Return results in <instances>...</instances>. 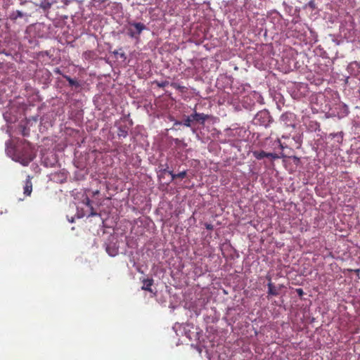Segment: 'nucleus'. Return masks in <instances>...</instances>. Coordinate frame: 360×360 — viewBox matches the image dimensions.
<instances>
[{
	"label": "nucleus",
	"mask_w": 360,
	"mask_h": 360,
	"mask_svg": "<svg viewBox=\"0 0 360 360\" xmlns=\"http://www.w3.org/2000/svg\"><path fill=\"white\" fill-rule=\"evenodd\" d=\"M254 96H257V97H258V98H260V95H259V94H257V93H255H255H254Z\"/></svg>",
	"instance_id": "nucleus-18"
},
{
	"label": "nucleus",
	"mask_w": 360,
	"mask_h": 360,
	"mask_svg": "<svg viewBox=\"0 0 360 360\" xmlns=\"http://www.w3.org/2000/svg\"><path fill=\"white\" fill-rule=\"evenodd\" d=\"M205 226H206V229H212V226L211 224H206Z\"/></svg>",
	"instance_id": "nucleus-17"
},
{
	"label": "nucleus",
	"mask_w": 360,
	"mask_h": 360,
	"mask_svg": "<svg viewBox=\"0 0 360 360\" xmlns=\"http://www.w3.org/2000/svg\"><path fill=\"white\" fill-rule=\"evenodd\" d=\"M186 171H183L181 172H179V174H172V178L174 179V178H181V179H183L186 176Z\"/></svg>",
	"instance_id": "nucleus-13"
},
{
	"label": "nucleus",
	"mask_w": 360,
	"mask_h": 360,
	"mask_svg": "<svg viewBox=\"0 0 360 360\" xmlns=\"http://www.w3.org/2000/svg\"><path fill=\"white\" fill-rule=\"evenodd\" d=\"M85 200H86V205L89 206L90 205V202H91L90 200L88 198H86L85 199Z\"/></svg>",
	"instance_id": "nucleus-16"
},
{
	"label": "nucleus",
	"mask_w": 360,
	"mask_h": 360,
	"mask_svg": "<svg viewBox=\"0 0 360 360\" xmlns=\"http://www.w3.org/2000/svg\"><path fill=\"white\" fill-rule=\"evenodd\" d=\"M268 288H269V294L275 295L277 294V292L275 289V287L271 283H268Z\"/></svg>",
	"instance_id": "nucleus-11"
},
{
	"label": "nucleus",
	"mask_w": 360,
	"mask_h": 360,
	"mask_svg": "<svg viewBox=\"0 0 360 360\" xmlns=\"http://www.w3.org/2000/svg\"><path fill=\"white\" fill-rule=\"evenodd\" d=\"M105 250L108 254L111 257H115L118 253V248L115 244H108Z\"/></svg>",
	"instance_id": "nucleus-6"
},
{
	"label": "nucleus",
	"mask_w": 360,
	"mask_h": 360,
	"mask_svg": "<svg viewBox=\"0 0 360 360\" xmlns=\"http://www.w3.org/2000/svg\"><path fill=\"white\" fill-rule=\"evenodd\" d=\"M270 115L266 110L259 111L254 118V122L257 124L267 127L270 122Z\"/></svg>",
	"instance_id": "nucleus-4"
},
{
	"label": "nucleus",
	"mask_w": 360,
	"mask_h": 360,
	"mask_svg": "<svg viewBox=\"0 0 360 360\" xmlns=\"http://www.w3.org/2000/svg\"><path fill=\"white\" fill-rule=\"evenodd\" d=\"M158 85H159V86H165V83L159 84Z\"/></svg>",
	"instance_id": "nucleus-19"
},
{
	"label": "nucleus",
	"mask_w": 360,
	"mask_h": 360,
	"mask_svg": "<svg viewBox=\"0 0 360 360\" xmlns=\"http://www.w3.org/2000/svg\"><path fill=\"white\" fill-rule=\"evenodd\" d=\"M71 223H72L74 221V219L73 218L71 219V220H69Z\"/></svg>",
	"instance_id": "nucleus-20"
},
{
	"label": "nucleus",
	"mask_w": 360,
	"mask_h": 360,
	"mask_svg": "<svg viewBox=\"0 0 360 360\" xmlns=\"http://www.w3.org/2000/svg\"><path fill=\"white\" fill-rule=\"evenodd\" d=\"M51 6V4L47 0H44L40 4V7L44 9H49Z\"/></svg>",
	"instance_id": "nucleus-12"
},
{
	"label": "nucleus",
	"mask_w": 360,
	"mask_h": 360,
	"mask_svg": "<svg viewBox=\"0 0 360 360\" xmlns=\"http://www.w3.org/2000/svg\"><path fill=\"white\" fill-rule=\"evenodd\" d=\"M153 280H145L143 281V285L142 286V289L145 290L151 291L150 286L152 285Z\"/></svg>",
	"instance_id": "nucleus-10"
},
{
	"label": "nucleus",
	"mask_w": 360,
	"mask_h": 360,
	"mask_svg": "<svg viewBox=\"0 0 360 360\" xmlns=\"http://www.w3.org/2000/svg\"><path fill=\"white\" fill-rule=\"evenodd\" d=\"M193 118L191 116L188 117L185 120H184V125L186 126V127H190L191 126V122L193 121Z\"/></svg>",
	"instance_id": "nucleus-14"
},
{
	"label": "nucleus",
	"mask_w": 360,
	"mask_h": 360,
	"mask_svg": "<svg viewBox=\"0 0 360 360\" xmlns=\"http://www.w3.org/2000/svg\"><path fill=\"white\" fill-rule=\"evenodd\" d=\"M191 117H192L193 120H196V121H201L202 122H203L206 120V117H207V116L205 115H204L202 113H197V112L192 114Z\"/></svg>",
	"instance_id": "nucleus-9"
},
{
	"label": "nucleus",
	"mask_w": 360,
	"mask_h": 360,
	"mask_svg": "<svg viewBox=\"0 0 360 360\" xmlns=\"http://www.w3.org/2000/svg\"><path fill=\"white\" fill-rule=\"evenodd\" d=\"M299 293H302V290L301 289H300L299 290Z\"/></svg>",
	"instance_id": "nucleus-21"
},
{
	"label": "nucleus",
	"mask_w": 360,
	"mask_h": 360,
	"mask_svg": "<svg viewBox=\"0 0 360 360\" xmlns=\"http://www.w3.org/2000/svg\"><path fill=\"white\" fill-rule=\"evenodd\" d=\"M253 155L257 160H262L264 158H271L273 159L278 158V155L275 153H266L264 151H255L253 152Z\"/></svg>",
	"instance_id": "nucleus-5"
},
{
	"label": "nucleus",
	"mask_w": 360,
	"mask_h": 360,
	"mask_svg": "<svg viewBox=\"0 0 360 360\" xmlns=\"http://www.w3.org/2000/svg\"><path fill=\"white\" fill-rule=\"evenodd\" d=\"M173 330L177 335H179V332L184 333L190 340H198L199 338L198 328L195 327L193 324L175 323L173 326Z\"/></svg>",
	"instance_id": "nucleus-2"
},
{
	"label": "nucleus",
	"mask_w": 360,
	"mask_h": 360,
	"mask_svg": "<svg viewBox=\"0 0 360 360\" xmlns=\"http://www.w3.org/2000/svg\"><path fill=\"white\" fill-rule=\"evenodd\" d=\"M32 191V182L30 179V176H28L27 179L26 180L25 185L24 186V193L26 195H30Z\"/></svg>",
	"instance_id": "nucleus-7"
},
{
	"label": "nucleus",
	"mask_w": 360,
	"mask_h": 360,
	"mask_svg": "<svg viewBox=\"0 0 360 360\" xmlns=\"http://www.w3.org/2000/svg\"><path fill=\"white\" fill-rule=\"evenodd\" d=\"M6 153L13 160L20 162L23 166L28 165L33 159L27 150L24 153L19 152L13 145L12 141H8L6 143Z\"/></svg>",
	"instance_id": "nucleus-1"
},
{
	"label": "nucleus",
	"mask_w": 360,
	"mask_h": 360,
	"mask_svg": "<svg viewBox=\"0 0 360 360\" xmlns=\"http://www.w3.org/2000/svg\"><path fill=\"white\" fill-rule=\"evenodd\" d=\"M17 17H20V18L22 17V12H20V11H17Z\"/></svg>",
	"instance_id": "nucleus-15"
},
{
	"label": "nucleus",
	"mask_w": 360,
	"mask_h": 360,
	"mask_svg": "<svg viewBox=\"0 0 360 360\" xmlns=\"http://www.w3.org/2000/svg\"><path fill=\"white\" fill-rule=\"evenodd\" d=\"M146 29L144 24L136 22H129L127 27V34L133 39H138L141 33Z\"/></svg>",
	"instance_id": "nucleus-3"
},
{
	"label": "nucleus",
	"mask_w": 360,
	"mask_h": 360,
	"mask_svg": "<svg viewBox=\"0 0 360 360\" xmlns=\"http://www.w3.org/2000/svg\"><path fill=\"white\" fill-rule=\"evenodd\" d=\"M293 117V115L291 113H285L281 115V120L284 122L287 126L294 127V124L292 123L288 124V121Z\"/></svg>",
	"instance_id": "nucleus-8"
}]
</instances>
